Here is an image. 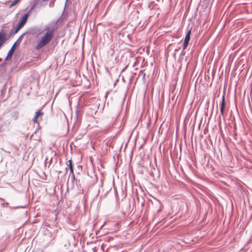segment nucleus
Returning a JSON list of instances; mask_svg holds the SVG:
<instances>
[{
	"label": "nucleus",
	"mask_w": 252,
	"mask_h": 252,
	"mask_svg": "<svg viewBox=\"0 0 252 252\" xmlns=\"http://www.w3.org/2000/svg\"><path fill=\"white\" fill-rule=\"evenodd\" d=\"M190 33H191V30H189L188 32L187 33V34L186 35V36H185V38L184 39V41L189 42V41L190 40Z\"/></svg>",
	"instance_id": "6e6552de"
},
{
	"label": "nucleus",
	"mask_w": 252,
	"mask_h": 252,
	"mask_svg": "<svg viewBox=\"0 0 252 252\" xmlns=\"http://www.w3.org/2000/svg\"><path fill=\"white\" fill-rule=\"evenodd\" d=\"M68 166L69 167L70 173L72 174V175H73V178H74V174H73V166H72V161H71V159L69 160L68 161Z\"/></svg>",
	"instance_id": "423d86ee"
},
{
	"label": "nucleus",
	"mask_w": 252,
	"mask_h": 252,
	"mask_svg": "<svg viewBox=\"0 0 252 252\" xmlns=\"http://www.w3.org/2000/svg\"><path fill=\"white\" fill-rule=\"evenodd\" d=\"M30 13L31 12L30 11H28L27 13H26L22 16L20 22H19L17 27L15 30V33L17 32L20 29L23 27V26L26 23L28 18L30 15Z\"/></svg>",
	"instance_id": "f03ea898"
},
{
	"label": "nucleus",
	"mask_w": 252,
	"mask_h": 252,
	"mask_svg": "<svg viewBox=\"0 0 252 252\" xmlns=\"http://www.w3.org/2000/svg\"><path fill=\"white\" fill-rule=\"evenodd\" d=\"M43 114V113L41 112L40 111H38L35 113V115L34 117H33L32 121L34 122H37V118Z\"/></svg>",
	"instance_id": "0eeeda50"
},
{
	"label": "nucleus",
	"mask_w": 252,
	"mask_h": 252,
	"mask_svg": "<svg viewBox=\"0 0 252 252\" xmlns=\"http://www.w3.org/2000/svg\"><path fill=\"white\" fill-rule=\"evenodd\" d=\"M18 1L19 0H14L10 5V7H11L15 5L18 2Z\"/></svg>",
	"instance_id": "9b49d317"
},
{
	"label": "nucleus",
	"mask_w": 252,
	"mask_h": 252,
	"mask_svg": "<svg viewBox=\"0 0 252 252\" xmlns=\"http://www.w3.org/2000/svg\"><path fill=\"white\" fill-rule=\"evenodd\" d=\"M225 105V99H224V96L223 95L222 96V101H221V104H220V110L221 115L222 116H224V115Z\"/></svg>",
	"instance_id": "20e7f679"
},
{
	"label": "nucleus",
	"mask_w": 252,
	"mask_h": 252,
	"mask_svg": "<svg viewBox=\"0 0 252 252\" xmlns=\"http://www.w3.org/2000/svg\"><path fill=\"white\" fill-rule=\"evenodd\" d=\"M68 0H66V2Z\"/></svg>",
	"instance_id": "2eb2a0df"
},
{
	"label": "nucleus",
	"mask_w": 252,
	"mask_h": 252,
	"mask_svg": "<svg viewBox=\"0 0 252 252\" xmlns=\"http://www.w3.org/2000/svg\"><path fill=\"white\" fill-rule=\"evenodd\" d=\"M5 40V36L4 34H0V47L4 42Z\"/></svg>",
	"instance_id": "1a4fd4ad"
},
{
	"label": "nucleus",
	"mask_w": 252,
	"mask_h": 252,
	"mask_svg": "<svg viewBox=\"0 0 252 252\" xmlns=\"http://www.w3.org/2000/svg\"><path fill=\"white\" fill-rule=\"evenodd\" d=\"M188 44H189V42L184 41L183 50H185L187 48Z\"/></svg>",
	"instance_id": "9d476101"
},
{
	"label": "nucleus",
	"mask_w": 252,
	"mask_h": 252,
	"mask_svg": "<svg viewBox=\"0 0 252 252\" xmlns=\"http://www.w3.org/2000/svg\"><path fill=\"white\" fill-rule=\"evenodd\" d=\"M41 0H33L30 10L29 11L31 12L32 10H33L35 7L40 3Z\"/></svg>",
	"instance_id": "7ed1b4c3"
},
{
	"label": "nucleus",
	"mask_w": 252,
	"mask_h": 252,
	"mask_svg": "<svg viewBox=\"0 0 252 252\" xmlns=\"http://www.w3.org/2000/svg\"><path fill=\"white\" fill-rule=\"evenodd\" d=\"M55 0H54V1H55Z\"/></svg>",
	"instance_id": "dca6fc26"
},
{
	"label": "nucleus",
	"mask_w": 252,
	"mask_h": 252,
	"mask_svg": "<svg viewBox=\"0 0 252 252\" xmlns=\"http://www.w3.org/2000/svg\"><path fill=\"white\" fill-rule=\"evenodd\" d=\"M54 1L52 0L49 3V6L51 7L54 4Z\"/></svg>",
	"instance_id": "f8f14e48"
},
{
	"label": "nucleus",
	"mask_w": 252,
	"mask_h": 252,
	"mask_svg": "<svg viewBox=\"0 0 252 252\" xmlns=\"http://www.w3.org/2000/svg\"><path fill=\"white\" fill-rule=\"evenodd\" d=\"M54 26L52 25H48L45 28L46 32L40 38L39 42L35 46L36 50H39L44 46L48 44L53 37L54 32L55 31Z\"/></svg>",
	"instance_id": "f257e3e1"
},
{
	"label": "nucleus",
	"mask_w": 252,
	"mask_h": 252,
	"mask_svg": "<svg viewBox=\"0 0 252 252\" xmlns=\"http://www.w3.org/2000/svg\"><path fill=\"white\" fill-rule=\"evenodd\" d=\"M103 130H104L105 132H107V130H106V129H104Z\"/></svg>",
	"instance_id": "ddd939ff"
},
{
	"label": "nucleus",
	"mask_w": 252,
	"mask_h": 252,
	"mask_svg": "<svg viewBox=\"0 0 252 252\" xmlns=\"http://www.w3.org/2000/svg\"><path fill=\"white\" fill-rule=\"evenodd\" d=\"M76 113V114H77L78 113V111L77 110Z\"/></svg>",
	"instance_id": "4468645a"
},
{
	"label": "nucleus",
	"mask_w": 252,
	"mask_h": 252,
	"mask_svg": "<svg viewBox=\"0 0 252 252\" xmlns=\"http://www.w3.org/2000/svg\"><path fill=\"white\" fill-rule=\"evenodd\" d=\"M15 45H16V43H15L12 46V48L10 49V50L9 51L8 53V54H7V56L6 58V59H8L9 58H11L12 57V56L13 54V52H14V48H15Z\"/></svg>",
	"instance_id": "39448f33"
}]
</instances>
